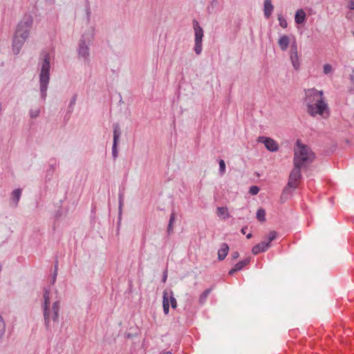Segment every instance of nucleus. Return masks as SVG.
<instances>
[{"mask_svg": "<svg viewBox=\"0 0 354 354\" xmlns=\"http://www.w3.org/2000/svg\"><path fill=\"white\" fill-rule=\"evenodd\" d=\"M348 8L351 10H354V0H349L348 1Z\"/></svg>", "mask_w": 354, "mask_h": 354, "instance_id": "473e14b6", "label": "nucleus"}, {"mask_svg": "<svg viewBox=\"0 0 354 354\" xmlns=\"http://www.w3.org/2000/svg\"><path fill=\"white\" fill-rule=\"evenodd\" d=\"M219 169L222 174L225 171V163L223 160L219 161Z\"/></svg>", "mask_w": 354, "mask_h": 354, "instance_id": "c756f323", "label": "nucleus"}, {"mask_svg": "<svg viewBox=\"0 0 354 354\" xmlns=\"http://www.w3.org/2000/svg\"><path fill=\"white\" fill-rule=\"evenodd\" d=\"M239 254L238 252H234L232 254V257L234 259H236L239 257Z\"/></svg>", "mask_w": 354, "mask_h": 354, "instance_id": "72a5a7b5", "label": "nucleus"}, {"mask_svg": "<svg viewBox=\"0 0 354 354\" xmlns=\"http://www.w3.org/2000/svg\"><path fill=\"white\" fill-rule=\"evenodd\" d=\"M259 188L257 186H252L250 188V193L252 195H256L259 193Z\"/></svg>", "mask_w": 354, "mask_h": 354, "instance_id": "7c9ffc66", "label": "nucleus"}, {"mask_svg": "<svg viewBox=\"0 0 354 354\" xmlns=\"http://www.w3.org/2000/svg\"><path fill=\"white\" fill-rule=\"evenodd\" d=\"M31 16H25L19 23L13 39L12 49L15 54L19 53L26 40L29 36L32 26Z\"/></svg>", "mask_w": 354, "mask_h": 354, "instance_id": "7ed1b4c3", "label": "nucleus"}, {"mask_svg": "<svg viewBox=\"0 0 354 354\" xmlns=\"http://www.w3.org/2000/svg\"><path fill=\"white\" fill-rule=\"evenodd\" d=\"M170 305L172 308L175 309L177 308V301L176 298L174 296V293L172 294V296L170 297Z\"/></svg>", "mask_w": 354, "mask_h": 354, "instance_id": "c85d7f7f", "label": "nucleus"}, {"mask_svg": "<svg viewBox=\"0 0 354 354\" xmlns=\"http://www.w3.org/2000/svg\"><path fill=\"white\" fill-rule=\"evenodd\" d=\"M250 261V258H246V259H243V261H239L234 266V267L233 268H232L229 271V274L232 275L236 272L242 270L245 266H246L248 264H249Z\"/></svg>", "mask_w": 354, "mask_h": 354, "instance_id": "4468645a", "label": "nucleus"}, {"mask_svg": "<svg viewBox=\"0 0 354 354\" xmlns=\"http://www.w3.org/2000/svg\"><path fill=\"white\" fill-rule=\"evenodd\" d=\"M229 247L227 243H223L218 251V258L219 260H223L227 255Z\"/></svg>", "mask_w": 354, "mask_h": 354, "instance_id": "dca6fc26", "label": "nucleus"}, {"mask_svg": "<svg viewBox=\"0 0 354 354\" xmlns=\"http://www.w3.org/2000/svg\"><path fill=\"white\" fill-rule=\"evenodd\" d=\"M161 354H171L169 351L163 352Z\"/></svg>", "mask_w": 354, "mask_h": 354, "instance_id": "e433bc0d", "label": "nucleus"}, {"mask_svg": "<svg viewBox=\"0 0 354 354\" xmlns=\"http://www.w3.org/2000/svg\"><path fill=\"white\" fill-rule=\"evenodd\" d=\"M290 59L291 61L292 65L293 68L297 71L300 68V61L297 52V47L296 44L295 39H293V43L291 46V49L290 50Z\"/></svg>", "mask_w": 354, "mask_h": 354, "instance_id": "0eeeda50", "label": "nucleus"}, {"mask_svg": "<svg viewBox=\"0 0 354 354\" xmlns=\"http://www.w3.org/2000/svg\"><path fill=\"white\" fill-rule=\"evenodd\" d=\"M176 219V215L174 213H172L170 216L169 223L168 225L167 230L168 232L170 233L173 231V225Z\"/></svg>", "mask_w": 354, "mask_h": 354, "instance_id": "5701e85b", "label": "nucleus"}, {"mask_svg": "<svg viewBox=\"0 0 354 354\" xmlns=\"http://www.w3.org/2000/svg\"><path fill=\"white\" fill-rule=\"evenodd\" d=\"M49 59V55H46L44 57L40 73V89L43 97H46L47 85L49 82V71L50 68Z\"/></svg>", "mask_w": 354, "mask_h": 354, "instance_id": "39448f33", "label": "nucleus"}, {"mask_svg": "<svg viewBox=\"0 0 354 354\" xmlns=\"http://www.w3.org/2000/svg\"><path fill=\"white\" fill-rule=\"evenodd\" d=\"M21 194V190L20 189H17L12 192V199L15 201V205H17L19 201L20 196Z\"/></svg>", "mask_w": 354, "mask_h": 354, "instance_id": "412c9836", "label": "nucleus"}, {"mask_svg": "<svg viewBox=\"0 0 354 354\" xmlns=\"http://www.w3.org/2000/svg\"><path fill=\"white\" fill-rule=\"evenodd\" d=\"M278 20H279V25L283 28H286L287 27V26H288L287 21L281 15H279L278 17Z\"/></svg>", "mask_w": 354, "mask_h": 354, "instance_id": "bb28decb", "label": "nucleus"}, {"mask_svg": "<svg viewBox=\"0 0 354 354\" xmlns=\"http://www.w3.org/2000/svg\"><path fill=\"white\" fill-rule=\"evenodd\" d=\"M80 55L86 57L88 55V48L86 46H80L79 48Z\"/></svg>", "mask_w": 354, "mask_h": 354, "instance_id": "4be33fe9", "label": "nucleus"}, {"mask_svg": "<svg viewBox=\"0 0 354 354\" xmlns=\"http://www.w3.org/2000/svg\"><path fill=\"white\" fill-rule=\"evenodd\" d=\"M120 127L118 124H115L113 125V149L112 153L114 158L118 156V149L117 145L120 137Z\"/></svg>", "mask_w": 354, "mask_h": 354, "instance_id": "6e6552de", "label": "nucleus"}, {"mask_svg": "<svg viewBox=\"0 0 354 354\" xmlns=\"http://www.w3.org/2000/svg\"><path fill=\"white\" fill-rule=\"evenodd\" d=\"M277 237V232L274 231L270 232L268 237H267V241L266 243H269V245H270L271 241H272L275 238Z\"/></svg>", "mask_w": 354, "mask_h": 354, "instance_id": "a878e982", "label": "nucleus"}, {"mask_svg": "<svg viewBox=\"0 0 354 354\" xmlns=\"http://www.w3.org/2000/svg\"><path fill=\"white\" fill-rule=\"evenodd\" d=\"M305 102L308 113L312 115H323L328 112V106L324 100V93L315 88H310L305 91Z\"/></svg>", "mask_w": 354, "mask_h": 354, "instance_id": "f257e3e1", "label": "nucleus"}, {"mask_svg": "<svg viewBox=\"0 0 354 354\" xmlns=\"http://www.w3.org/2000/svg\"><path fill=\"white\" fill-rule=\"evenodd\" d=\"M258 141L263 143L266 149L270 151H276L278 150V144L272 138L262 136L258 138Z\"/></svg>", "mask_w": 354, "mask_h": 354, "instance_id": "1a4fd4ad", "label": "nucleus"}, {"mask_svg": "<svg viewBox=\"0 0 354 354\" xmlns=\"http://www.w3.org/2000/svg\"><path fill=\"white\" fill-rule=\"evenodd\" d=\"M274 7L270 0L264 1V15L266 18H269L273 11Z\"/></svg>", "mask_w": 354, "mask_h": 354, "instance_id": "2eb2a0df", "label": "nucleus"}, {"mask_svg": "<svg viewBox=\"0 0 354 354\" xmlns=\"http://www.w3.org/2000/svg\"><path fill=\"white\" fill-rule=\"evenodd\" d=\"M212 291V288L205 290L201 295L199 298L200 304H203L205 302L206 299Z\"/></svg>", "mask_w": 354, "mask_h": 354, "instance_id": "6ab92c4d", "label": "nucleus"}, {"mask_svg": "<svg viewBox=\"0 0 354 354\" xmlns=\"http://www.w3.org/2000/svg\"><path fill=\"white\" fill-rule=\"evenodd\" d=\"M301 178V167L294 166L293 169L291 171L287 187L284 189L283 194L288 192L289 189H293L297 187L299 182Z\"/></svg>", "mask_w": 354, "mask_h": 354, "instance_id": "423d86ee", "label": "nucleus"}, {"mask_svg": "<svg viewBox=\"0 0 354 354\" xmlns=\"http://www.w3.org/2000/svg\"><path fill=\"white\" fill-rule=\"evenodd\" d=\"M323 71L325 75L331 74L333 71L332 65L330 64H325L323 66Z\"/></svg>", "mask_w": 354, "mask_h": 354, "instance_id": "b1692460", "label": "nucleus"}, {"mask_svg": "<svg viewBox=\"0 0 354 354\" xmlns=\"http://www.w3.org/2000/svg\"><path fill=\"white\" fill-rule=\"evenodd\" d=\"M39 109H32L30 111V116L32 118H36L39 115Z\"/></svg>", "mask_w": 354, "mask_h": 354, "instance_id": "2f4dec72", "label": "nucleus"}, {"mask_svg": "<svg viewBox=\"0 0 354 354\" xmlns=\"http://www.w3.org/2000/svg\"><path fill=\"white\" fill-rule=\"evenodd\" d=\"M270 248L269 243H266V241H262L257 245H255L252 250V252L254 254H258L260 252H266Z\"/></svg>", "mask_w": 354, "mask_h": 354, "instance_id": "ddd939ff", "label": "nucleus"}, {"mask_svg": "<svg viewBox=\"0 0 354 354\" xmlns=\"http://www.w3.org/2000/svg\"><path fill=\"white\" fill-rule=\"evenodd\" d=\"M44 316L47 328L50 326V320L57 322L59 310V299L57 291L52 288L46 289L44 294Z\"/></svg>", "mask_w": 354, "mask_h": 354, "instance_id": "f03ea898", "label": "nucleus"}, {"mask_svg": "<svg viewBox=\"0 0 354 354\" xmlns=\"http://www.w3.org/2000/svg\"><path fill=\"white\" fill-rule=\"evenodd\" d=\"M6 331L5 323L3 318L0 316V339L3 337Z\"/></svg>", "mask_w": 354, "mask_h": 354, "instance_id": "393cba45", "label": "nucleus"}, {"mask_svg": "<svg viewBox=\"0 0 354 354\" xmlns=\"http://www.w3.org/2000/svg\"><path fill=\"white\" fill-rule=\"evenodd\" d=\"M166 279H167V275L164 276V277H163V281L165 282V281H166Z\"/></svg>", "mask_w": 354, "mask_h": 354, "instance_id": "4c0bfd02", "label": "nucleus"}, {"mask_svg": "<svg viewBox=\"0 0 354 354\" xmlns=\"http://www.w3.org/2000/svg\"><path fill=\"white\" fill-rule=\"evenodd\" d=\"M246 229H247V227H243V228L241 229V232H242V234H245V230H246Z\"/></svg>", "mask_w": 354, "mask_h": 354, "instance_id": "f704fd0d", "label": "nucleus"}, {"mask_svg": "<svg viewBox=\"0 0 354 354\" xmlns=\"http://www.w3.org/2000/svg\"><path fill=\"white\" fill-rule=\"evenodd\" d=\"M171 290H165L162 296V307L165 315H168L169 312L170 297L172 296Z\"/></svg>", "mask_w": 354, "mask_h": 354, "instance_id": "9d476101", "label": "nucleus"}, {"mask_svg": "<svg viewBox=\"0 0 354 354\" xmlns=\"http://www.w3.org/2000/svg\"><path fill=\"white\" fill-rule=\"evenodd\" d=\"M314 158L315 155L311 149L298 140L294 149V166L301 167L307 165L311 163Z\"/></svg>", "mask_w": 354, "mask_h": 354, "instance_id": "20e7f679", "label": "nucleus"}, {"mask_svg": "<svg viewBox=\"0 0 354 354\" xmlns=\"http://www.w3.org/2000/svg\"><path fill=\"white\" fill-rule=\"evenodd\" d=\"M252 234H250H250H248L246 236L247 239H250V238H252Z\"/></svg>", "mask_w": 354, "mask_h": 354, "instance_id": "c9c22d12", "label": "nucleus"}, {"mask_svg": "<svg viewBox=\"0 0 354 354\" xmlns=\"http://www.w3.org/2000/svg\"><path fill=\"white\" fill-rule=\"evenodd\" d=\"M306 17V12L303 9H299L297 11L295 17V22L297 24H301L304 22Z\"/></svg>", "mask_w": 354, "mask_h": 354, "instance_id": "f3484780", "label": "nucleus"}, {"mask_svg": "<svg viewBox=\"0 0 354 354\" xmlns=\"http://www.w3.org/2000/svg\"><path fill=\"white\" fill-rule=\"evenodd\" d=\"M55 277H54V278H53V283L55 282Z\"/></svg>", "mask_w": 354, "mask_h": 354, "instance_id": "58836bf2", "label": "nucleus"}, {"mask_svg": "<svg viewBox=\"0 0 354 354\" xmlns=\"http://www.w3.org/2000/svg\"><path fill=\"white\" fill-rule=\"evenodd\" d=\"M193 26L195 32V41L202 42L203 37V30L199 26L198 22L196 20L193 21Z\"/></svg>", "mask_w": 354, "mask_h": 354, "instance_id": "f8f14e48", "label": "nucleus"}, {"mask_svg": "<svg viewBox=\"0 0 354 354\" xmlns=\"http://www.w3.org/2000/svg\"><path fill=\"white\" fill-rule=\"evenodd\" d=\"M216 214L222 219H226L230 217L228 209L225 207H220L216 209Z\"/></svg>", "mask_w": 354, "mask_h": 354, "instance_id": "a211bd4d", "label": "nucleus"}, {"mask_svg": "<svg viewBox=\"0 0 354 354\" xmlns=\"http://www.w3.org/2000/svg\"><path fill=\"white\" fill-rule=\"evenodd\" d=\"M290 38L286 35H281L278 39V45L282 51H285L288 49V46L290 44Z\"/></svg>", "mask_w": 354, "mask_h": 354, "instance_id": "9b49d317", "label": "nucleus"}, {"mask_svg": "<svg viewBox=\"0 0 354 354\" xmlns=\"http://www.w3.org/2000/svg\"><path fill=\"white\" fill-rule=\"evenodd\" d=\"M194 50L197 55H199L202 51V42L195 41Z\"/></svg>", "mask_w": 354, "mask_h": 354, "instance_id": "cd10ccee", "label": "nucleus"}, {"mask_svg": "<svg viewBox=\"0 0 354 354\" xmlns=\"http://www.w3.org/2000/svg\"><path fill=\"white\" fill-rule=\"evenodd\" d=\"M257 218L259 221L263 222L266 220V211L260 208L257 212Z\"/></svg>", "mask_w": 354, "mask_h": 354, "instance_id": "aec40b11", "label": "nucleus"}]
</instances>
